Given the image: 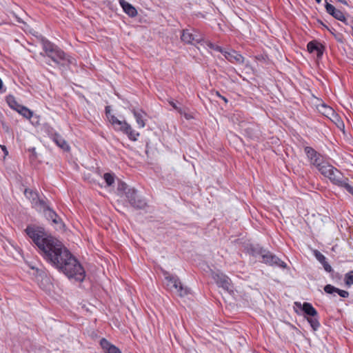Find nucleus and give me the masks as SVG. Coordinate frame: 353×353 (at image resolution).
Masks as SVG:
<instances>
[{
  "mask_svg": "<svg viewBox=\"0 0 353 353\" xmlns=\"http://www.w3.org/2000/svg\"><path fill=\"white\" fill-rule=\"evenodd\" d=\"M69 250L57 239L46 233V261L55 268L68 256Z\"/></svg>",
  "mask_w": 353,
  "mask_h": 353,
  "instance_id": "nucleus-1",
  "label": "nucleus"
},
{
  "mask_svg": "<svg viewBox=\"0 0 353 353\" xmlns=\"http://www.w3.org/2000/svg\"><path fill=\"white\" fill-rule=\"evenodd\" d=\"M54 268L63 273L69 279L82 282L85 276V272L77 259L69 252L68 256Z\"/></svg>",
  "mask_w": 353,
  "mask_h": 353,
  "instance_id": "nucleus-2",
  "label": "nucleus"
},
{
  "mask_svg": "<svg viewBox=\"0 0 353 353\" xmlns=\"http://www.w3.org/2000/svg\"><path fill=\"white\" fill-rule=\"evenodd\" d=\"M74 59L65 53L57 45L46 39V63L58 66L65 63H72Z\"/></svg>",
  "mask_w": 353,
  "mask_h": 353,
  "instance_id": "nucleus-3",
  "label": "nucleus"
},
{
  "mask_svg": "<svg viewBox=\"0 0 353 353\" xmlns=\"http://www.w3.org/2000/svg\"><path fill=\"white\" fill-rule=\"evenodd\" d=\"M165 283L168 290L176 293L181 297L185 296L190 293V290L184 286L176 275L170 274L168 272H163Z\"/></svg>",
  "mask_w": 353,
  "mask_h": 353,
  "instance_id": "nucleus-4",
  "label": "nucleus"
},
{
  "mask_svg": "<svg viewBox=\"0 0 353 353\" xmlns=\"http://www.w3.org/2000/svg\"><path fill=\"white\" fill-rule=\"evenodd\" d=\"M26 234L32 243L39 249L41 255H44V228L34 224L27 226Z\"/></svg>",
  "mask_w": 353,
  "mask_h": 353,
  "instance_id": "nucleus-5",
  "label": "nucleus"
},
{
  "mask_svg": "<svg viewBox=\"0 0 353 353\" xmlns=\"http://www.w3.org/2000/svg\"><path fill=\"white\" fill-rule=\"evenodd\" d=\"M109 121L116 130H119L125 134L129 139L135 141L139 136V133L133 130L125 121H120L115 116L109 117Z\"/></svg>",
  "mask_w": 353,
  "mask_h": 353,
  "instance_id": "nucleus-6",
  "label": "nucleus"
},
{
  "mask_svg": "<svg viewBox=\"0 0 353 353\" xmlns=\"http://www.w3.org/2000/svg\"><path fill=\"white\" fill-rule=\"evenodd\" d=\"M256 254L261 256L262 262L268 265L281 268H285L287 267L286 263L267 250L261 248H259L256 251Z\"/></svg>",
  "mask_w": 353,
  "mask_h": 353,
  "instance_id": "nucleus-7",
  "label": "nucleus"
},
{
  "mask_svg": "<svg viewBox=\"0 0 353 353\" xmlns=\"http://www.w3.org/2000/svg\"><path fill=\"white\" fill-rule=\"evenodd\" d=\"M46 219L56 230H62L65 225L62 219L46 201Z\"/></svg>",
  "mask_w": 353,
  "mask_h": 353,
  "instance_id": "nucleus-8",
  "label": "nucleus"
},
{
  "mask_svg": "<svg viewBox=\"0 0 353 353\" xmlns=\"http://www.w3.org/2000/svg\"><path fill=\"white\" fill-rule=\"evenodd\" d=\"M125 197L130 205L136 209H144L147 203L143 198L137 194V190L134 188L128 189Z\"/></svg>",
  "mask_w": 353,
  "mask_h": 353,
  "instance_id": "nucleus-9",
  "label": "nucleus"
},
{
  "mask_svg": "<svg viewBox=\"0 0 353 353\" xmlns=\"http://www.w3.org/2000/svg\"><path fill=\"white\" fill-rule=\"evenodd\" d=\"M334 185L345 188L347 191L352 190V186L348 183V179L338 169L332 170L330 175L327 177Z\"/></svg>",
  "mask_w": 353,
  "mask_h": 353,
  "instance_id": "nucleus-10",
  "label": "nucleus"
},
{
  "mask_svg": "<svg viewBox=\"0 0 353 353\" xmlns=\"http://www.w3.org/2000/svg\"><path fill=\"white\" fill-rule=\"evenodd\" d=\"M212 276L219 287L222 288L229 293L233 292L231 279L228 276L222 272H212Z\"/></svg>",
  "mask_w": 353,
  "mask_h": 353,
  "instance_id": "nucleus-11",
  "label": "nucleus"
},
{
  "mask_svg": "<svg viewBox=\"0 0 353 353\" xmlns=\"http://www.w3.org/2000/svg\"><path fill=\"white\" fill-rule=\"evenodd\" d=\"M46 132L48 134V137L61 149L63 151H69L70 149V145L65 141V140L62 137L61 134L57 133L52 128L46 129Z\"/></svg>",
  "mask_w": 353,
  "mask_h": 353,
  "instance_id": "nucleus-12",
  "label": "nucleus"
},
{
  "mask_svg": "<svg viewBox=\"0 0 353 353\" xmlns=\"http://www.w3.org/2000/svg\"><path fill=\"white\" fill-rule=\"evenodd\" d=\"M304 152L310 164L314 165L315 167L318 168L324 162L323 157L312 147H305Z\"/></svg>",
  "mask_w": 353,
  "mask_h": 353,
  "instance_id": "nucleus-13",
  "label": "nucleus"
},
{
  "mask_svg": "<svg viewBox=\"0 0 353 353\" xmlns=\"http://www.w3.org/2000/svg\"><path fill=\"white\" fill-rule=\"evenodd\" d=\"M24 194L26 198L30 201L33 208L39 212L44 210V203L39 199L38 194L36 192L26 190Z\"/></svg>",
  "mask_w": 353,
  "mask_h": 353,
  "instance_id": "nucleus-14",
  "label": "nucleus"
},
{
  "mask_svg": "<svg viewBox=\"0 0 353 353\" xmlns=\"http://www.w3.org/2000/svg\"><path fill=\"white\" fill-rule=\"evenodd\" d=\"M181 39L187 43H201L203 41V37L199 34H193L189 30H184L182 32Z\"/></svg>",
  "mask_w": 353,
  "mask_h": 353,
  "instance_id": "nucleus-15",
  "label": "nucleus"
},
{
  "mask_svg": "<svg viewBox=\"0 0 353 353\" xmlns=\"http://www.w3.org/2000/svg\"><path fill=\"white\" fill-rule=\"evenodd\" d=\"M223 55L225 58L232 63L243 64L244 63V57L234 50H225Z\"/></svg>",
  "mask_w": 353,
  "mask_h": 353,
  "instance_id": "nucleus-16",
  "label": "nucleus"
},
{
  "mask_svg": "<svg viewBox=\"0 0 353 353\" xmlns=\"http://www.w3.org/2000/svg\"><path fill=\"white\" fill-rule=\"evenodd\" d=\"M326 12L334 17L336 19L342 22L346 23V18L344 14L340 10L336 9L334 6L329 3L325 4Z\"/></svg>",
  "mask_w": 353,
  "mask_h": 353,
  "instance_id": "nucleus-17",
  "label": "nucleus"
},
{
  "mask_svg": "<svg viewBox=\"0 0 353 353\" xmlns=\"http://www.w3.org/2000/svg\"><path fill=\"white\" fill-rule=\"evenodd\" d=\"M295 305L300 307L307 317L318 316L316 310L310 303L304 302L301 304V303L295 302Z\"/></svg>",
  "mask_w": 353,
  "mask_h": 353,
  "instance_id": "nucleus-18",
  "label": "nucleus"
},
{
  "mask_svg": "<svg viewBox=\"0 0 353 353\" xmlns=\"http://www.w3.org/2000/svg\"><path fill=\"white\" fill-rule=\"evenodd\" d=\"M307 48L310 53L316 52L318 57H321L323 54V46L316 41H310Z\"/></svg>",
  "mask_w": 353,
  "mask_h": 353,
  "instance_id": "nucleus-19",
  "label": "nucleus"
},
{
  "mask_svg": "<svg viewBox=\"0 0 353 353\" xmlns=\"http://www.w3.org/2000/svg\"><path fill=\"white\" fill-rule=\"evenodd\" d=\"M119 4L123 10V12L130 17H134L138 12L136 8L130 3L125 0H119Z\"/></svg>",
  "mask_w": 353,
  "mask_h": 353,
  "instance_id": "nucleus-20",
  "label": "nucleus"
},
{
  "mask_svg": "<svg viewBox=\"0 0 353 353\" xmlns=\"http://www.w3.org/2000/svg\"><path fill=\"white\" fill-rule=\"evenodd\" d=\"M134 117L136 119L137 123L140 128H143L145 125V117L146 113L143 112L142 110H135L133 109L132 110Z\"/></svg>",
  "mask_w": 353,
  "mask_h": 353,
  "instance_id": "nucleus-21",
  "label": "nucleus"
},
{
  "mask_svg": "<svg viewBox=\"0 0 353 353\" xmlns=\"http://www.w3.org/2000/svg\"><path fill=\"white\" fill-rule=\"evenodd\" d=\"M100 345L105 353H121L120 350L111 344L108 340L103 338L100 341Z\"/></svg>",
  "mask_w": 353,
  "mask_h": 353,
  "instance_id": "nucleus-22",
  "label": "nucleus"
},
{
  "mask_svg": "<svg viewBox=\"0 0 353 353\" xmlns=\"http://www.w3.org/2000/svg\"><path fill=\"white\" fill-rule=\"evenodd\" d=\"M324 291L330 294L337 293L340 296L343 298H347L349 296V292L347 291L340 290L330 284H327L324 287Z\"/></svg>",
  "mask_w": 353,
  "mask_h": 353,
  "instance_id": "nucleus-23",
  "label": "nucleus"
},
{
  "mask_svg": "<svg viewBox=\"0 0 353 353\" xmlns=\"http://www.w3.org/2000/svg\"><path fill=\"white\" fill-rule=\"evenodd\" d=\"M318 170L321 172L322 175H323L325 177H328L329 175H330L332 172V170H335L336 168L332 166L328 163L323 162L321 165H320L317 168Z\"/></svg>",
  "mask_w": 353,
  "mask_h": 353,
  "instance_id": "nucleus-24",
  "label": "nucleus"
},
{
  "mask_svg": "<svg viewBox=\"0 0 353 353\" xmlns=\"http://www.w3.org/2000/svg\"><path fill=\"white\" fill-rule=\"evenodd\" d=\"M315 256L316 259L323 265L324 270L327 272H332L331 265L327 262L325 256L320 252L315 251Z\"/></svg>",
  "mask_w": 353,
  "mask_h": 353,
  "instance_id": "nucleus-25",
  "label": "nucleus"
},
{
  "mask_svg": "<svg viewBox=\"0 0 353 353\" xmlns=\"http://www.w3.org/2000/svg\"><path fill=\"white\" fill-rule=\"evenodd\" d=\"M6 102L10 108L17 112L23 106L17 101L16 99L12 95H9L6 97Z\"/></svg>",
  "mask_w": 353,
  "mask_h": 353,
  "instance_id": "nucleus-26",
  "label": "nucleus"
},
{
  "mask_svg": "<svg viewBox=\"0 0 353 353\" xmlns=\"http://www.w3.org/2000/svg\"><path fill=\"white\" fill-rule=\"evenodd\" d=\"M307 321L314 331L317 330L320 327V323L317 316L307 317Z\"/></svg>",
  "mask_w": 353,
  "mask_h": 353,
  "instance_id": "nucleus-27",
  "label": "nucleus"
},
{
  "mask_svg": "<svg viewBox=\"0 0 353 353\" xmlns=\"http://www.w3.org/2000/svg\"><path fill=\"white\" fill-rule=\"evenodd\" d=\"M17 112L26 119H31L33 117L32 112L23 105L22 106V108H20V110H18Z\"/></svg>",
  "mask_w": 353,
  "mask_h": 353,
  "instance_id": "nucleus-28",
  "label": "nucleus"
},
{
  "mask_svg": "<svg viewBox=\"0 0 353 353\" xmlns=\"http://www.w3.org/2000/svg\"><path fill=\"white\" fill-rule=\"evenodd\" d=\"M132 188H129L128 185L124 182H119L117 186V191L119 194H124L125 195V192L128 191V189H132Z\"/></svg>",
  "mask_w": 353,
  "mask_h": 353,
  "instance_id": "nucleus-29",
  "label": "nucleus"
},
{
  "mask_svg": "<svg viewBox=\"0 0 353 353\" xmlns=\"http://www.w3.org/2000/svg\"><path fill=\"white\" fill-rule=\"evenodd\" d=\"M103 179L108 186L112 185L114 183V175L110 173H105Z\"/></svg>",
  "mask_w": 353,
  "mask_h": 353,
  "instance_id": "nucleus-30",
  "label": "nucleus"
},
{
  "mask_svg": "<svg viewBox=\"0 0 353 353\" xmlns=\"http://www.w3.org/2000/svg\"><path fill=\"white\" fill-rule=\"evenodd\" d=\"M205 43H206V46H207L209 48L212 49V50H216V51H217V52H221L222 54H223V52L225 51V50H224V49H223L221 46H217V45H215V44L212 43V42H210V41H206V42H205Z\"/></svg>",
  "mask_w": 353,
  "mask_h": 353,
  "instance_id": "nucleus-31",
  "label": "nucleus"
},
{
  "mask_svg": "<svg viewBox=\"0 0 353 353\" xmlns=\"http://www.w3.org/2000/svg\"><path fill=\"white\" fill-rule=\"evenodd\" d=\"M345 283L348 286L353 285V270L345 274Z\"/></svg>",
  "mask_w": 353,
  "mask_h": 353,
  "instance_id": "nucleus-32",
  "label": "nucleus"
},
{
  "mask_svg": "<svg viewBox=\"0 0 353 353\" xmlns=\"http://www.w3.org/2000/svg\"><path fill=\"white\" fill-rule=\"evenodd\" d=\"M168 103L174 110H177V112L180 114H183V108H181L177 106L176 103L174 101L171 100V101H169Z\"/></svg>",
  "mask_w": 353,
  "mask_h": 353,
  "instance_id": "nucleus-33",
  "label": "nucleus"
},
{
  "mask_svg": "<svg viewBox=\"0 0 353 353\" xmlns=\"http://www.w3.org/2000/svg\"><path fill=\"white\" fill-rule=\"evenodd\" d=\"M37 159V154L35 151V148L32 149V154L30 155V161L32 163H34V161Z\"/></svg>",
  "mask_w": 353,
  "mask_h": 353,
  "instance_id": "nucleus-34",
  "label": "nucleus"
},
{
  "mask_svg": "<svg viewBox=\"0 0 353 353\" xmlns=\"http://www.w3.org/2000/svg\"><path fill=\"white\" fill-rule=\"evenodd\" d=\"M105 114H106V117L108 120H109V117H110L111 116H114L113 114H111L110 109L109 106L105 107Z\"/></svg>",
  "mask_w": 353,
  "mask_h": 353,
  "instance_id": "nucleus-35",
  "label": "nucleus"
},
{
  "mask_svg": "<svg viewBox=\"0 0 353 353\" xmlns=\"http://www.w3.org/2000/svg\"><path fill=\"white\" fill-rule=\"evenodd\" d=\"M181 115H183L186 119H190L192 118V117L190 114L186 113L185 112L184 109H183V114H182Z\"/></svg>",
  "mask_w": 353,
  "mask_h": 353,
  "instance_id": "nucleus-36",
  "label": "nucleus"
},
{
  "mask_svg": "<svg viewBox=\"0 0 353 353\" xmlns=\"http://www.w3.org/2000/svg\"><path fill=\"white\" fill-rule=\"evenodd\" d=\"M3 81L2 80L0 79V93H3L6 91L5 89L3 88Z\"/></svg>",
  "mask_w": 353,
  "mask_h": 353,
  "instance_id": "nucleus-37",
  "label": "nucleus"
},
{
  "mask_svg": "<svg viewBox=\"0 0 353 353\" xmlns=\"http://www.w3.org/2000/svg\"><path fill=\"white\" fill-rule=\"evenodd\" d=\"M216 95H217L219 97H220L221 99H223L225 103H227V102H228V99H227L225 97H223V96L221 95V94H219V92H216Z\"/></svg>",
  "mask_w": 353,
  "mask_h": 353,
  "instance_id": "nucleus-38",
  "label": "nucleus"
},
{
  "mask_svg": "<svg viewBox=\"0 0 353 353\" xmlns=\"http://www.w3.org/2000/svg\"><path fill=\"white\" fill-rule=\"evenodd\" d=\"M338 1L344 5H347V3L345 0H338Z\"/></svg>",
  "mask_w": 353,
  "mask_h": 353,
  "instance_id": "nucleus-39",
  "label": "nucleus"
},
{
  "mask_svg": "<svg viewBox=\"0 0 353 353\" xmlns=\"http://www.w3.org/2000/svg\"><path fill=\"white\" fill-rule=\"evenodd\" d=\"M347 192L353 195V188L352 187V190Z\"/></svg>",
  "mask_w": 353,
  "mask_h": 353,
  "instance_id": "nucleus-40",
  "label": "nucleus"
},
{
  "mask_svg": "<svg viewBox=\"0 0 353 353\" xmlns=\"http://www.w3.org/2000/svg\"><path fill=\"white\" fill-rule=\"evenodd\" d=\"M32 123H37V121H34V119L33 118V120L32 121Z\"/></svg>",
  "mask_w": 353,
  "mask_h": 353,
  "instance_id": "nucleus-41",
  "label": "nucleus"
},
{
  "mask_svg": "<svg viewBox=\"0 0 353 353\" xmlns=\"http://www.w3.org/2000/svg\"><path fill=\"white\" fill-rule=\"evenodd\" d=\"M2 148H3V151H6V152H8V150H6V148L5 146H3Z\"/></svg>",
  "mask_w": 353,
  "mask_h": 353,
  "instance_id": "nucleus-42",
  "label": "nucleus"
},
{
  "mask_svg": "<svg viewBox=\"0 0 353 353\" xmlns=\"http://www.w3.org/2000/svg\"><path fill=\"white\" fill-rule=\"evenodd\" d=\"M2 148H3V151H6V152H8V150H6V148L5 146H3Z\"/></svg>",
  "mask_w": 353,
  "mask_h": 353,
  "instance_id": "nucleus-43",
  "label": "nucleus"
},
{
  "mask_svg": "<svg viewBox=\"0 0 353 353\" xmlns=\"http://www.w3.org/2000/svg\"><path fill=\"white\" fill-rule=\"evenodd\" d=\"M351 30H352L351 34L353 37V27L352 26L351 27Z\"/></svg>",
  "mask_w": 353,
  "mask_h": 353,
  "instance_id": "nucleus-44",
  "label": "nucleus"
},
{
  "mask_svg": "<svg viewBox=\"0 0 353 353\" xmlns=\"http://www.w3.org/2000/svg\"><path fill=\"white\" fill-rule=\"evenodd\" d=\"M322 0H316V1L318 3H320L321 2Z\"/></svg>",
  "mask_w": 353,
  "mask_h": 353,
  "instance_id": "nucleus-45",
  "label": "nucleus"
}]
</instances>
